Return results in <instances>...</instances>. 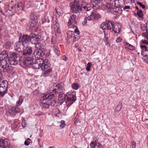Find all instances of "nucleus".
<instances>
[{"instance_id": "49", "label": "nucleus", "mask_w": 148, "mask_h": 148, "mask_svg": "<svg viewBox=\"0 0 148 148\" xmlns=\"http://www.w3.org/2000/svg\"><path fill=\"white\" fill-rule=\"evenodd\" d=\"M18 7L20 8V9H23V5L21 3H19L17 5Z\"/></svg>"}, {"instance_id": "35", "label": "nucleus", "mask_w": 148, "mask_h": 148, "mask_svg": "<svg viewBox=\"0 0 148 148\" xmlns=\"http://www.w3.org/2000/svg\"><path fill=\"white\" fill-rule=\"evenodd\" d=\"M122 106L121 105H118L115 109V111L117 112L120 111L121 108Z\"/></svg>"}, {"instance_id": "29", "label": "nucleus", "mask_w": 148, "mask_h": 148, "mask_svg": "<svg viewBox=\"0 0 148 148\" xmlns=\"http://www.w3.org/2000/svg\"><path fill=\"white\" fill-rule=\"evenodd\" d=\"M54 31L55 33L56 36V37L59 36V34L61 32L60 27L57 28V29H55Z\"/></svg>"}, {"instance_id": "51", "label": "nucleus", "mask_w": 148, "mask_h": 148, "mask_svg": "<svg viewBox=\"0 0 148 148\" xmlns=\"http://www.w3.org/2000/svg\"><path fill=\"white\" fill-rule=\"evenodd\" d=\"M30 144L29 142L27 140H25L24 142V145L26 146H28Z\"/></svg>"}, {"instance_id": "42", "label": "nucleus", "mask_w": 148, "mask_h": 148, "mask_svg": "<svg viewBox=\"0 0 148 148\" xmlns=\"http://www.w3.org/2000/svg\"><path fill=\"white\" fill-rule=\"evenodd\" d=\"M65 125L64 123V121H61V124L60 125V127L61 128H64Z\"/></svg>"}, {"instance_id": "31", "label": "nucleus", "mask_w": 148, "mask_h": 148, "mask_svg": "<svg viewBox=\"0 0 148 148\" xmlns=\"http://www.w3.org/2000/svg\"><path fill=\"white\" fill-rule=\"evenodd\" d=\"M30 18L32 20V21H37L36 20L37 19V17L34 15L33 14H31L30 16Z\"/></svg>"}, {"instance_id": "43", "label": "nucleus", "mask_w": 148, "mask_h": 148, "mask_svg": "<svg viewBox=\"0 0 148 148\" xmlns=\"http://www.w3.org/2000/svg\"><path fill=\"white\" fill-rule=\"evenodd\" d=\"M142 59L146 62V63L148 64V56H143Z\"/></svg>"}, {"instance_id": "15", "label": "nucleus", "mask_w": 148, "mask_h": 148, "mask_svg": "<svg viewBox=\"0 0 148 148\" xmlns=\"http://www.w3.org/2000/svg\"><path fill=\"white\" fill-rule=\"evenodd\" d=\"M9 55L10 56H16L17 54H16L15 52H8L6 51H3L0 53V55L5 56L6 55L8 56Z\"/></svg>"}, {"instance_id": "17", "label": "nucleus", "mask_w": 148, "mask_h": 148, "mask_svg": "<svg viewBox=\"0 0 148 148\" xmlns=\"http://www.w3.org/2000/svg\"><path fill=\"white\" fill-rule=\"evenodd\" d=\"M42 95H41V97L40 98V103L42 104V105H41V106H42V107H44L46 108H49V103H48L47 102H44L43 101H44L45 100H47L48 101L50 99H49L48 100L46 99H44V100H41V99L42 97Z\"/></svg>"}, {"instance_id": "36", "label": "nucleus", "mask_w": 148, "mask_h": 148, "mask_svg": "<svg viewBox=\"0 0 148 148\" xmlns=\"http://www.w3.org/2000/svg\"><path fill=\"white\" fill-rule=\"evenodd\" d=\"M11 45V43L9 41H7L6 43V47L7 48H9L10 47Z\"/></svg>"}, {"instance_id": "12", "label": "nucleus", "mask_w": 148, "mask_h": 148, "mask_svg": "<svg viewBox=\"0 0 148 148\" xmlns=\"http://www.w3.org/2000/svg\"><path fill=\"white\" fill-rule=\"evenodd\" d=\"M9 145L8 139H0V148H7Z\"/></svg>"}, {"instance_id": "62", "label": "nucleus", "mask_w": 148, "mask_h": 148, "mask_svg": "<svg viewBox=\"0 0 148 148\" xmlns=\"http://www.w3.org/2000/svg\"><path fill=\"white\" fill-rule=\"evenodd\" d=\"M0 11L1 12V13H2L3 14V15H4V14L3 13V11L2 10H0Z\"/></svg>"}, {"instance_id": "10", "label": "nucleus", "mask_w": 148, "mask_h": 148, "mask_svg": "<svg viewBox=\"0 0 148 148\" xmlns=\"http://www.w3.org/2000/svg\"><path fill=\"white\" fill-rule=\"evenodd\" d=\"M112 25V22L109 20L103 22L100 25V27L103 30L105 29H111Z\"/></svg>"}, {"instance_id": "61", "label": "nucleus", "mask_w": 148, "mask_h": 148, "mask_svg": "<svg viewBox=\"0 0 148 148\" xmlns=\"http://www.w3.org/2000/svg\"><path fill=\"white\" fill-rule=\"evenodd\" d=\"M135 8H136V9L137 10H138H138L139 9H138V7L137 6H135Z\"/></svg>"}, {"instance_id": "6", "label": "nucleus", "mask_w": 148, "mask_h": 148, "mask_svg": "<svg viewBox=\"0 0 148 148\" xmlns=\"http://www.w3.org/2000/svg\"><path fill=\"white\" fill-rule=\"evenodd\" d=\"M81 4L77 3V1H75L72 3L70 5L71 9L72 12L75 14H77V17L80 15V12L79 11L81 10Z\"/></svg>"}, {"instance_id": "26", "label": "nucleus", "mask_w": 148, "mask_h": 148, "mask_svg": "<svg viewBox=\"0 0 148 148\" xmlns=\"http://www.w3.org/2000/svg\"><path fill=\"white\" fill-rule=\"evenodd\" d=\"M53 50L56 53V55L57 56H59L60 55H61L60 53V51L58 49V47L56 46H54L53 47Z\"/></svg>"}, {"instance_id": "40", "label": "nucleus", "mask_w": 148, "mask_h": 148, "mask_svg": "<svg viewBox=\"0 0 148 148\" xmlns=\"http://www.w3.org/2000/svg\"><path fill=\"white\" fill-rule=\"evenodd\" d=\"M90 145L92 148H95L96 147V145H97V144L94 142H92L90 143Z\"/></svg>"}, {"instance_id": "59", "label": "nucleus", "mask_w": 148, "mask_h": 148, "mask_svg": "<svg viewBox=\"0 0 148 148\" xmlns=\"http://www.w3.org/2000/svg\"><path fill=\"white\" fill-rule=\"evenodd\" d=\"M38 92V91H34V94L35 95H36V93Z\"/></svg>"}, {"instance_id": "3", "label": "nucleus", "mask_w": 148, "mask_h": 148, "mask_svg": "<svg viewBox=\"0 0 148 148\" xmlns=\"http://www.w3.org/2000/svg\"><path fill=\"white\" fill-rule=\"evenodd\" d=\"M49 90L50 93L47 94H44L42 95V98L41 100H44V99H51L54 96V94L61 92L62 91V87L61 85L59 84H54L52 87Z\"/></svg>"}, {"instance_id": "18", "label": "nucleus", "mask_w": 148, "mask_h": 148, "mask_svg": "<svg viewBox=\"0 0 148 148\" xmlns=\"http://www.w3.org/2000/svg\"><path fill=\"white\" fill-rule=\"evenodd\" d=\"M77 16V14H73L70 16L68 22L72 23H76L77 22L75 20Z\"/></svg>"}, {"instance_id": "38", "label": "nucleus", "mask_w": 148, "mask_h": 148, "mask_svg": "<svg viewBox=\"0 0 148 148\" xmlns=\"http://www.w3.org/2000/svg\"><path fill=\"white\" fill-rule=\"evenodd\" d=\"M57 40L54 37H52L51 40V43L52 44H55Z\"/></svg>"}, {"instance_id": "22", "label": "nucleus", "mask_w": 148, "mask_h": 148, "mask_svg": "<svg viewBox=\"0 0 148 148\" xmlns=\"http://www.w3.org/2000/svg\"><path fill=\"white\" fill-rule=\"evenodd\" d=\"M7 91V87H5V88L3 87H0V96H3Z\"/></svg>"}, {"instance_id": "13", "label": "nucleus", "mask_w": 148, "mask_h": 148, "mask_svg": "<svg viewBox=\"0 0 148 148\" xmlns=\"http://www.w3.org/2000/svg\"><path fill=\"white\" fill-rule=\"evenodd\" d=\"M112 31L115 33H118L120 31L121 26L119 24L116 23L113 24L112 23Z\"/></svg>"}, {"instance_id": "4", "label": "nucleus", "mask_w": 148, "mask_h": 148, "mask_svg": "<svg viewBox=\"0 0 148 148\" xmlns=\"http://www.w3.org/2000/svg\"><path fill=\"white\" fill-rule=\"evenodd\" d=\"M76 99V96L72 95L71 97H69L67 95L60 94L59 95V100L60 104H62L65 101L67 106H70Z\"/></svg>"}, {"instance_id": "58", "label": "nucleus", "mask_w": 148, "mask_h": 148, "mask_svg": "<svg viewBox=\"0 0 148 148\" xmlns=\"http://www.w3.org/2000/svg\"><path fill=\"white\" fill-rule=\"evenodd\" d=\"M97 145H96V146H97L98 147H99V146L100 145V144L99 143H97Z\"/></svg>"}, {"instance_id": "47", "label": "nucleus", "mask_w": 148, "mask_h": 148, "mask_svg": "<svg viewBox=\"0 0 148 148\" xmlns=\"http://www.w3.org/2000/svg\"><path fill=\"white\" fill-rule=\"evenodd\" d=\"M74 32L75 33L77 34H80V32L77 27L75 29Z\"/></svg>"}, {"instance_id": "5", "label": "nucleus", "mask_w": 148, "mask_h": 148, "mask_svg": "<svg viewBox=\"0 0 148 148\" xmlns=\"http://www.w3.org/2000/svg\"><path fill=\"white\" fill-rule=\"evenodd\" d=\"M91 13L90 14L88 17L86 16L84 18L82 23L84 25H85L88 21L97 20L100 18L99 14L96 11L91 12Z\"/></svg>"}, {"instance_id": "64", "label": "nucleus", "mask_w": 148, "mask_h": 148, "mask_svg": "<svg viewBox=\"0 0 148 148\" xmlns=\"http://www.w3.org/2000/svg\"><path fill=\"white\" fill-rule=\"evenodd\" d=\"M146 127H147V128H148V124H146Z\"/></svg>"}, {"instance_id": "1", "label": "nucleus", "mask_w": 148, "mask_h": 148, "mask_svg": "<svg viewBox=\"0 0 148 148\" xmlns=\"http://www.w3.org/2000/svg\"><path fill=\"white\" fill-rule=\"evenodd\" d=\"M32 64H37L38 67L36 69H39L41 68L42 71L45 70L49 67V66L45 64L44 62V60L38 58L36 56H28L25 58L24 61H23L22 64L24 67L28 66Z\"/></svg>"}, {"instance_id": "53", "label": "nucleus", "mask_w": 148, "mask_h": 148, "mask_svg": "<svg viewBox=\"0 0 148 148\" xmlns=\"http://www.w3.org/2000/svg\"><path fill=\"white\" fill-rule=\"evenodd\" d=\"M84 0H77V3H79L82 4V3L83 2Z\"/></svg>"}, {"instance_id": "32", "label": "nucleus", "mask_w": 148, "mask_h": 148, "mask_svg": "<svg viewBox=\"0 0 148 148\" xmlns=\"http://www.w3.org/2000/svg\"><path fill=\"white\" fill-rule=\"evenodd\" d=\"M92 64L90 62H88L87 64V66L86 68V70L87 71H89L90 70V68L91 67Z\"/></svg>"}, {"instance_id": "8", "label": "nucleus", "mask_w": 148, "mask_h": 148, "mask_svg": "<svg viewBox=\"0 0 148 148\" xmlns=\"http://www.w3.org/2000/svg\"><path fill=\"white\" fill-rule=\"evenodd\" d=\"M9 67L7 61L3 59L1 56H0V68L3 69V72H6L9 69Z\"/></svg>"}, {"instance_id": "34", "label": "nucleus", "mask_w": 148, "mask_h": 148, "mask_svg": "<svg viewBox=\"0 0 148 148\" xmlns=\"http://www.w3.org/2000/svg\"><path fill=\"white\" fill-rule=\"evenodd\" d=\"M126 45L129 49L132 50L134 49V47L132 45L127 43H126Z\"/></svg>"}, {"instance_id": "48", "label": "nucleus", "mask_w": 148, "mask_h": 148, "mask_svg": "<svg viewBox=\"0 0 148 148\" xmlns=\"http://www.w3.org/2000/svg\"><path fill=\"white\" fill-rule=\"evenodd\" d=\"M79 38L80 37L79 36H77V37H76L74 36L73 41L74 42L75 41H77L79 39Z\"/></svg>"}, {"instance_id": "45", "label": "nucleus", "mask_w": 148, "mask_h": 148, "mask_svg": "<svg viewBox=\"0 0 148 148\" xmlns=\"http://www.w3.org/2000/svg\"><path fill=\"white\" fill-rule=\"evenodd\" d=\"M83 8L86 11H90L91 10V8L90 7H87L86 6H84L83 7Z\"/></svg>"}, {"instance_id": "7", "label": "nucleus", "mask_w": 148, "mask_h": 148, "mask_svg": "<svg viewBox=\"0 0 148 148\" xmlns=\"http://www.w3.org/2000/svg\"><path fill=\"white\" fill-rule=\"evenodd\" d=\"M10 64L13 65L17 64L20 61V56H9L8 58Z\"/></svg>"}, {"instance_id": "57", "label": "nucleus", "mask_w": 148, "mask_h": 148, "mask_svg": "<svg viewBox=\"0 0 148 148\" xmlns=\"http://www.w3.org/2000/svg\"><path fill=\"white\" fill-rule=\"evenodd\" d=\"M77 118H76V117L75 118V119L74 120V123H75V122L77 121Z\"/></svg>"}, {"instance_id": "50", "label": "nucleus", "mask_w": 148, "mask_h": 148, "mask_svg": "<svg viewBox=\"0 0 148 148\" xmlns=\"http://www.w3.org/2000/svg\"><path fill=\"white\" fill-rule=\"evenodd\" d=\"M122 40V39L120 37H118L116 40V42H120Z\"/></svg>"}, {"instance_id": "20", "label": "nucleus", "mask_w": 148, "mask_h": 148, "mask_svg": "<svg viewBox=\"0 0 148 148\" xmlns=\"http://www.w3.org/2000/svg\"><path fill=\"white\" fill-rule=\"evenodd\" d=\"M2 75L0 72V79L2 77ZM0 87H3L5 88V87H8L7 82L6 81H3L2 82L0 81Z\"/></svg>"}, {"instance_id": "54", "label": "nucleus", "mask_w": 148, "mask_h": 148, "mask_svg": "<svg viewBox=\"0 0 148 148\" xmlns=\"http://www.w3.org/2000/svg\"><path fill=\"white\" fill-rule=\"evenodd\" d=\"M22 126L23 127H25V120H23L22 121Z\"/></svg>"}, {"instance_id": "46", "label": "nucleus", "mask_w": 148, "mask_h": 148, "mask_svg": "<svg viewBox=\"0 0 148 148\" xmlns=\"http://www.w3.org/2000/svg\"><path fill=\"white\" fill-rule=\"evenodd\" d=\"M140 47L141 49L143 50H145L146 51V50H147L146 46L145 45H141Z\"/></svg>"}, {"instance_id": "24", "label": "nucleus", "mask_w": 148, "mask_h": 148, "mask_svg": "<svg viewBox=\"0 0 148 148\" xmlns=\"http://www.w3.org/2000/svg\"><path fill=\"white\" fill-rule=\"evenodd\" d=\"M32 50L31 47H29L26 51L23 52V55H31L32 53Z\"/></svg>"}, {"instance_id": "9", "label": "nucleus", "mask_w": 148, "mask_h": 148, "mask_svg": "<svg viewBox=\"0 0 148 148\" xmlns=\"http://www.w3.org/2000/svg\"><path fill=\"white\" fill-rule=\"evenodd\" d=\"M106 6L107 9H114V7H115L117 8L118 9V10H116L118 13H120L121 12V9L119 8V4L118 3L116 2L115 1H113L112 2V3H108L106 5Z\"/></svg>"}, {"instance_id": "19", "label": "nucleus", "mask_w": 148, "mask_h": 148, "mask_svg": "<svg viewBox=\"0 0 148 148\" xmlns=\"http://www.w3.org/2000/svg\"><path fill=\"white\" fill-rule=\"evenodd\" d=\"M44 53L41 49H37L34 52V56H44Z\"/></svg>"}, {"instance_id": "16", "label": "nucleus", "mask_w": 148, "mask_h": 148, "mask_svg": "<svg viewBox=\"0 0 148 148\" xmlns=\"http://www.w3.org/2000/svg\"><path fill=\"white\" fill-rule=\"evenodd\" d=\"M20 111V109L18 107L15 106L12 108L9 111V113L11 115H12L14 113L19 112Z\"/></svg>"}, {"instance_id": "23", "label": "nucleus", "mask_w": 148, "mask_h": 148, "mask_svg": "<svg viewBox=\"0 0 148 148\" xmlns=\"http://www.w3.org/2000/svg\"><path fill=\"white\" fill-rule=\"evenodd\" d=\"M38 23L37 21H32L31 23H29L28 24V26H29V28L32 29L35 26L37 25Z\"/></svg>"}, {"instance_id": "63", "label": "nucleus", "mask_w": 148, "mask_h": 148, "mask_svg": "<svg viewBox=\"0 0 148 148\" xmlns=\"http://www.w3.org/2000/svg\"><path fill=\"white\" fill-rule=\"evenodd\" d=\"M57 2H59L60 1V0H55Z\"/></svg>"}, {"instance_id": "60", "label": "nucleus", "mask_w": 148, "mask_h": 148, "mask_svg": "<svg viewBox=\"0 0 148 148\" xmlns=\"http://www.w3.org/2000/svg\"><path fill=\"white\" fill-rule=\"evenodd\" d=\"M78 44L77 43V44H75V47H78Z\"/></svg>"}, {"instance_id": "39", "label": "nucleus", "mask_w": 148, "mask_h": 148, "mask_svg": "<svg viewBox=\"0 0 148 148\" xmlns=\"http://www.w3.org/2000/svg\"><path fill=\"white\" fill-rule=\"evenodd\" d=\"M136 143L134 141L132 142L131 143L130 147L131 148H135Z\"/></svg>"}, {"instance_id": "52", "label": "nucleus", "mask_w": 148, "mask_h": 148, "mask_svg": "<svg viewBox=\"0 0 148 148\" xmlns=\"http://www.w3.org/2000/svg\"><path fill=\"white\" fill-rule=\"evenodd\" d=\"M142 42L144 44H148V41L146 40H142Z\"/></svg>"}, {"instance_id": "27", "label": "nucleus", "mask_w": 148, "mask_h": 148, "mask_svg": "<svg viewBox=\"0 0 148 148\" xmlns=\"http://www.w3.org/2000/svg\"><path fill=\"white\" fill-rule=\"evenodd\" d=\"M35 45V47L36 48H39V49L42 48L43 45L40 42L37 41Z\"/></svg>"}, {"instance_id": "56", "label": "nucleus", "mask_w": 148, "mask_h": 148, "mask_svg": "<svg viewBox=\"0 0 148 148\" xmlns=\"http://www.w3.org/2000/svg\"><path fill=\"white\" fill-rule=\"evenodd\" d=\"M63 60L64 61H66L67 60V58L66 56H64L63 58Z\"/></svg>"}, {"instance_id": "30", "label": "nucleus", "mask_w": 148, "mask_h": 148, "mask_svg": "<svg viewBox=\"0 0 148 148\" xmlns=\"http://www.w3.org/2000/svg\"><path fill=\"white\" fill-rule=\"evenodd\" d=\"M136 14L139 18H142L143 17V12L141 10L137 11Z\"/></svg>"}, {"instance_id": "2", "label": "nucleus", "mask_w": 148, "mask_h": 148, "mask_svg": "<svg viewBox=\"0 0 148 148\" xmlns=\"http://www.w3.org/2000/svg\"><path fill=\"white\" fill-rule=\"evenodd\" d=\"M30 40V36L27 35H23L20 36L19 40L16 42L15 45V49L17 51L20 52L25 49Z\"/></svg>"}, {"instance_id": "37", "label": "nucleus", "mask_w": 148, "mask_h": 148, "mask_svg": "<svg viewBox=\"0 0 148 148\" xmlns=\"http://www.w3.org/2000/svg\"><path fill=\"white\" fill-rule=\"evenodd\" d=\"M137 3L138 5H139L140 6V7H141L143 9H144L145 8V5H144L143 4L141 3L140 2L138 1L137 2Z\"/></svg>"}, {"instance_id": "44", "label": "nucleus", "mask_w": 148, "mask_h": 148, "mask_svg": "<svg viewBox=\"0 0 148 148\" xmlns=\"http://www.w3.org/2000/svg\"><path fill=\"white\" fill-rule=\"evenodd\" d=\"M56 23L54 25V29H57V28H58L59 27V24L57 23L56 22Z\"/></svg>"}, {"instance_id": "33", "label": "nucleus", "mask_w": 148, "mask_h": 148, "mask_svg": "<svg viewBox=\"0 0 148 148\" xmlns=\"http://www.w3.org/2000/svg\"><path fill=\"white\" fill-rule=\"evenodd\" d=\"M74 33V32H73L70 31H68L67 32V35L68 37H69V38H70L72 36L73 33V34Z\"/></svg>"}, {"instance_id": "21", "label": "nucleus", "mask_w": 148, "mask_h": 148, "mask_svg": "<svg viewBox=\"0 0 148 148\" xmlns=\"http://www.w3.org/2000/svg\"><path fill=\"white\" fill-rule=\"evenodd\" d=\"M47 69L46 68L45 70L42 71L43 72L42 73V75L45 77L47 76L52 71V69L51 68H49L48 69Z\"/></svg>"}, {"instance_id": "55", "label": "nucleus", "mask_w": 148, "mask_h": 148, "mask_svg": "<svg viewBox=\"0 0 148 148\" xmlns=\"http://www.w3.org/2000/svg\"><path fill=\"white\" fill-rule=\"evenodd\" d=\"M130 8V6H125L124 8V9H129Z\"/></svg>"}, {"instance_id": "28", "label": "nucleus", "mask_w": 148, "mask_h": 148, "mask_svg": "<svg viewBox=\"0 0 148 148\" xmlns=\"http://www.w3.org/2000/svg\"><path fill=\"white\" fill-rule=\"evenodd\" d=\"M79 87V85L76 83H73L72 85V88L74 90L77 89Z\"/></svg>"}, {"instance_id": "14", "label": "nucleus", "mask_w": 148, "mask_h": 148, "mask_svg": "<svg viewBox=\"0 0 148 148\" xmlns=\"http://www.w3.org/2000/svg\"><path fill=\"white\" fill-rule=\"evenodd\" d=\"M40 40V38L37 37L35 34L33 35L30 36V41L32 44H36L37 41Z\"/></svg>"}, {"instance_id": "41", "label": "nucleus", "mask_w": 148, "mask_h": 148, "mask_svg": "<svg viewBox=\"0 0 148 148\" xmlns=\"http://www.w3.org/2000/svg\"><path fill=\"white\" fill-rule=\"evenodd\" d=\"M23 101V99L21 97L19 100V101H17V104L18 105V106L20 105L22 103Z\"/></svg>"}, {"instance_id": "11", "label": "nucleus", "mask_w": 148, "mask_h": 148, "mask_svg": "<svg viewBox=\"0 0 148 148\" xmlns=\"http://www.w3.org/2000/svg\"><path fill=\"white\" fill-rule=\"evenodd\" d=\"M93 6L98 9L102 7L103 5L102 0H91Z\"/></svg>"}, {"instance_id": "25", "label": "nucleus", "mask_w": 148, "mask_h": 148, "mask_svg": "<svg viewBox=\"0 0 148 148\" xmlns=\"http://www.w3.org/2000/svg\"><path fill=\"white\" fill-rule=\"evenodd\" d=\"M76 23H68V25L69 28H76L77 27L75 25Z\"/></svg>"}]
</instances>
